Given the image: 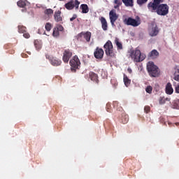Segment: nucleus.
Returning a JSON list of instances; mask_svg holds the SVG:
<instances>
[{
    "mask_svg": "<svg viewBox=\"0 0 179 179\" xmlns=\"http://www.w3.org/2000/svg\"><path fill=\"white\" fill-rule=\"evenodd\" d=\"M71 57H72V51L69 49H66L64 50L63 53L62 60L65 64H68Z\"/></svg>",
    "mask_w": 179,
    "mask_h": 179,
    "instance_id": "obj_9",
    "label": "nucleus"
},
{
    "mask_svg": "<svg viewBox=\"0 0 179 179\" xmlns=\"http://www.w3.org/2000/svg\"><path fill=\"white\" fill-rule=\"evenodd\" d=\"M45 29L46 31H50L51 29H52V25L50 22H47L45 25Z\"/></svg>",
    "mask_w": 179,
    "mask_h": 179,
    "instance_id": "obj_29",
    "label": "nucleus"
},
{
    "mask_svg": "<svg viewBox=\"0 0 179 179\" xmlns=\"http://www.w3.org/2000/svg\"><path fill=\"white\" fill-rule=\"evenodd\" d=\"M123 23L127 24V26H133V27H138L141 22H138L136 20L129 17L123 20Z\"/></svg>",
    "mask_w": 179,
    "mask_h": 179,
    "instance_id": "obj_7",
    "label": "nucleus"
},
{
    "mask_svg": "<svg viewBox=\"0 0 179 179\" xmlns=\"http://www.w3.org/2000/svg\"><path fill=\"white\" fill-rule=\"evenodd\" d=\"M144 111H145V113H146V114L150 113V106H145Z\"/></svg>",
    "mask_w": 179,
    "mask_h": 179,
    "instance_id": "obj_34",
    "label": "nucleus"
},
{
    "mask_svg": "<svg viewBox=\"0 0 179 179\" xmlns=\"http://www.w3.org/2000/svg\"><path fill=\"white\" fill-rule=\"evenodd\" d=\"M56 29H58L59 31H62V30H64V27H62V25H59Z\"/></svg>",
    "mask_w": 179,
    "mask_h": 179,
    "instance_id": "obj_39",
    "label": "nucleus"
},
{
    "mask_svg": "<svg viewBox=\"0 0 179 179\" xmlns=\"http://www.w3.org/2000/svg\"><path fill=\"white\" fill-rule=\"evenodd\" d=\"M53 37H58L59 36V31L57 29V28H55L53 29V33H52Z\"/></svg>",
    "mask_w": 179,
    "mask_h": 179,
    "instance_id": "obj_32",
    "label": "nucleus"
},
{
    "mask_svg": "<svg viewBox=\"0 0 179 179\" xmlns=\"http://www.w3.org/2000/svg\"><path fill=\"white\" fill-rule=\"evenodd\" d=\"M79 5H80V2H79V1L71 0L64 5V8H66L67 10H72L73 8H76V9H79Z\"/></svg>",
    "mask_w": 179,
    "mask_h": 179,
    "instance_id": "obj_6",
    "label": "nucleus"
},
{
    "mask_svg": "<svg viewBox=\"0 0 179 179\" xmlns=\"http://www.w3.org/2000/svg\"><path fill=\"white\" fill-rule=\"evenodd\" d=\"M129 121V117L128 115H123L122 117V124H127Z\"/></svg>",
    "mask_w": 179,
    "mask_h": 179,
    "instance_id": "obj_26",
    "label": "nucleus"
},
{
    "mask_svg": "<svg viewBox=\"0 0 179 179\" xmlns=\"http://www.w3.org/2000/svg\"><path fill=\"white\" fill-rule=\"evenodd\" d=\"M115 44H116L117 50H122V43L120 42V39L118 38H115Z\"/></svg>",
    "mask_w": 179,
    "mask_h": 179,
    "instance_id": "obj_23",
    "label": "nucleus"
},
{
    "mask_svg": "<svg viewBox=\"0 0 179 179\" xmlns=\"http://www.w3.org/2000/svg\"><path fill=\"white\" fill-rule=\"evenodd\" d=\"M166 101H170V98H165L164 96H161L159 99V104H164Z\"/></svg>",
    "mask_w": 179,
    "mask_h": 179,
    "instance_id": "obj_24",
    "label": "nucleus"
},
{
    "mask_svg": "<svg viewBox=\"0 0 179 179\" xmlns=\"http://www.w3.org/2000/svg\"><path fill=\"white\" fill-rule=\"evenodd\" d=\"M103 48L105 50V52L107 57H111V58H114V57H115V53L114 52V48L113 47V43L111 42V41H108L103 45Z\"/></svg>",
    "mask_w": 179,
    "mask_h": 179,
    "instance_id": "obj_4",
    "label": "nucleus"
},
{
    "mask_svg": "<svg viewBox=\"0 0 179 179\" xmlns=\"http://www.w3.org/2000/svg\"><path fill=\"white\" fill-rule=\"evenodd\" d=\"M45 57L46 59L50 61L52 66H60L61 64H62V61L57 57H53L52 56H50L48 55H46Z\"/></svg>",
    "mask_w": 179,
    "mask_h": 179,
    "instance_id": "obj_8",
    "label": "nucleus"
},
{
    "mask_svg": "<svg viewBox=\"0 0 179 179\" xmlns=\"http://www.w3.org/2000/svg\"><path fill=\"white\" fill-rule=\"evenodd\" d=\"M173 80H176V82H179V66H177L175 69V73L173 75Z\"/></svg>",
    "mask_w": 179,
    "mask_h": 179,
    "instance_id": "obj_19",
    "label": "nucleus"
},
{
    "mask_svg": "<svg viewBox=\"0 0 179 179\" xmlns=\"http://www.w3.org/2000/svg\"><path fill=\"white\" fill-rule=\"evenodd\" d=\"M129 57H131L132 61L134 62H142V61H144L146 57L145 55H142L141 52V50L138 49L132 50L131 49L129 51Z\"/></svg>",
    "mask_w": 179,
    "mask_h": 179,
    "instance_id": "obj_2",
    "label": "nucleus"
},
{
    "mask_svg": "<svg viewBox=\"0 0 179 179\" xmlns=\"http://www.w3.org/2000/svg\"><path fill=\"white\" fill-rule=\"evenodd\" d=\"M44 13L45 15H48V16H49V15H52L54 13V10L51 8H48L44 10Z\"/></svg>",
    "mask_w": 179,
    "mask_h": 179,
    "instance_id": "obj_30",
    "label": "nucleus"
},
{
    "mask_svg": "<svg viewBox=\"0 0 179 179\" xmlns=\"http://www.w3.org/2000/svg\"><path fill=\"white\" fill-rule=\"evenodd\" d=\"M177 103H178V101L174 102L173 107H174V108H176L177 110H179V105Z\"/></svg>",
    "mask_w": 179,
    "mask_h": 179,
    "instance_id": "obj_37",
    "label": "nucleus"
},
{
    "mask_svg": "<svg viewBox=\"0 0 179 179\" xmlns=\"http://www.w3.org/2000/svg\"><path fill=\"white\" fill-rule=\"evenodd\" d=\"M59 1H64V0H59Z\"/></svg>",
    "mask_w": 179,
    "mask_h": 179,
    "instance_id": "obj_47",
    "label": "nucleus"
},
{
    "mask_svg": "<svg viewBox=\"0 0 179 179\" xmlns=\"http://www.w3.org/2000/svg\"><path fill=\"white\" fill-rule=\"evenodd\" d=\"M110 23H111L113 27H114L115 26V21H110Z\"/></svg>",
    "mask_w": 179,
    "mask_h": 179,
    "instance_id": "obj_41",
    "label": "nucleus"
},
{
    "mask_svg": "<svg viewBox=\"0 0 179 179\" xmlns=\"http://www.w3.org/2000/svg\"><path fill=\"white\" fill-rule=\"evenodd\" d=\"M124 83L127 87L131 85V80L128 78V76L127 75L124 74L123 78Z\"/></svg>",
    "mask_w": 179,
    "mask_h": 179,
    "instance_id": "obj_21",
    "label": "nucleus"
},
{
    "mask_svg": "<svg viewBox=\"0 0 179 179\" xmlns=\"http://www.w3.org/2000/svg\"><path fill=\"white\" fill-rule=\"evenodd\" d=\"M125 6H134V0H122Z\"/></svg>",
    "mask_w": 179,
    "mask_h": 179,
    "instance_id": "obj_22",
    "label": "nucleus"
},
{
    "mask_svg": "<svg viewBox=\"0 0 179 179\" xmlns=\"http://www.w3.org/2000/svg\"><path fill=\"white\" fill-rule=\"evenodd\" d=\"M99 20L101 23L102 29L104 31H107V30H108V24L107 23V20H106L104 17H101Z\"/></svg>",
    "mask_w": 179,
    "mask_h": 179,
    "instance_id": "obj_11",
    "label": "nucleus"
},
{
    "mask_svg": "<svg viewBox=\"0 0 179 179\" xmlns=\"http://www.w3.org/2000/svg\"><path fill=\"white\" fill-rule=\"evenodd\" d=\"M69 64L71 72H76V69H79V66H80V60H79V57L76 55L70 60Z\"/></svg>",
    "mask_w": 179,
    "mask_h": 179,
    "instance_id": "obj_5",
    "label": "nucleus"
},
{
    "mask_svg": "<svg viewBox=\"0 0 179 179\" xmlns=\"http://www.w3.org/2000/svg\"><path fill=\"white\" fill-rule=\"evenodd\" d=\"M34 45L36 50H41V42L38 40L34 41Z\"/></svg>",
    "mask_w": 179,
    "mask_h": 179,
    "instance_id": "obj_28",
    "label": "nucleus"
},
{
    "mask_svg": "<svg viewBox=\"0 0 179 179\" xmlns=\"http://www.w3.org/2000/svg\"><path fill=\"white\" fill-rule=\"evenodd\" d=\"M113 106H114V107H117V106H118V101H114Z\"/></svg>",
    "mask_w": 179,
    "mask_h": 179,
    "instance_id": "obj_40",
    "label": "nucleus"
},
{
    "mask_svg": "<svg viewBox=\"0 0 179 179\" xmlns=\"http://www.w3.org/2000/svg\"><path fill=\"white\" fill-rule=\"evenodd\" d=\"M80 8L82 10V13H89V6H87V4H81Z\"/></svg>",
    "mask_w": 179,
    "mask_h": 179,
    "instance_id": "obj_20",
    "label": "nucleus"
},
{
    "mask_svg": "<svg viewBox=\"0 0 179 179\" xmlns=\"http://www.w3.org/2000/svg\"><path fill=\"white\" fill-rule=\"evenodd\" d=\"M165 93L166 94H173L174 93V90L173 89V85H171V83H168L165 87Z\"/></svg>",
    "mask_w": 179,
    "mask_h": 179,
    "instance_id": "obj_13",
    "label": "nucleus"
},
{
    "mask_svg": "<svg viewBox=\"0 0 179 179\" xmlns=\"http://www.w3.org/2000/svg\"><path fill=\"white\" fill-rule=\"evenodd\" d=\"M153 90V87L150 85L147 86L145 88L146 93H148L149 94H152V92Z\"/></svg>",
    "mask_w": 179,
    "mask_h": 179,
    "instance_id": "obj_31",
    "label": "nucleus"
},
{
    "mask_svg": "<svg viewBox=\"0 0 179 179\" xmlns=\"http://www.w3.org/2000/svg\"><path fill=\"white\" fill-rule=\"evenodd\" d=\"M148 2V0H137V3L140 6H142V5Z\"/></svg>",
    "mask_w": 179,
    "mask_h": 179,
    "instance_id": "obj_33",
    "label": "nucleus"
},
{
    "mask_svg": "<svg viewBox=\"0 0 179 179\" xmlns=\"http://www.w3.org/2000/svg\"><path fill=\"white\" fill-rule=\"evenodd\" d=\"M26 27L23 26V25H19L18 26V32L21 33V34H24L26 33Z\"/></svg>",
    "mask_w": 179,
    "mask_h": 179,
    "instance_id": "obj_27",
    "label": "nucleus"
},
{
    "mask_svg": "<svg viewBox=\"0 0 179 179\" xmlns=\"http://www.w3.org/2000/svg\"><path fill=\"white\" fill-rule=\"evenodd\" d=\"M94 56L96 59H101L104 56V50L102 48H96L94 52Z\"/></svg>",
    "mask_w": 179,
    "mask_h": 179,
    "instance_id": "obj_10",
    "label": "nucleus"
},
{
    "mask_svg": "<svg viewBox=\"0 0 179 179\" xmlns=\"http://www.w3.org/2000/svg\"><path fill=\"white\" fill-rule=\"evenodd\" d=\"M43 34H45V31L43 32Z\"/></svg>",
    "mask_w": 179,
    "mask_h": 179,
    "instance_id": "obj_46",
    "label": "nucleus"
},
{
    "mask_svg": "<svg viewBox=\"0 0 179 179\" xmlns=\"http://www.w3.org/2000/svg\"><path fill=\"white\" fill-rule=\"evenodd\" d=\"M159 55V52L155 49L148 53V57L151 58V59H156Z\"/></svg>",
    "mask_w": 179,
    "mask_h": 179,
    "instance_id": "obj_16",
    "label": "nucleus"
},
{
    "mask_svg": "<svg viewBox=\"0 0 179 179\" xmlns=\"http://www.w3.org/2000/svg\"><path fill=\"white\" fill-rule=\"evenodd\" d=\"M76 17H78V15L76 14H74L73 15V17L71 18H70V21L73 22V20H75V19H76Z\"/></svg>",
    "mask_w": 179,
    "mask_h": 179,
    "instance_id": "obj_38",
    "label": "nucleus"
},
{
    "mask_svg": "<svg viewBox=\"0 0 179 179\" xmlns=\"http://www.w3.org/2000/svg\"><path fill=\"white\" fill-rule=\"evenodd\" d=\"M127 71L129 72V73H132V69H131V68H128Z\"/></svg>",
    "mask_w": 179,
    "mask_h": 179,
    "instance_id": "obj_42",
    "label": "nucleus"
},
{
    "mask_svg": "<svg viewBox=\"0 0 179 179\" xmlns=\"http://www.w3.org/2000/svg\"><path fill=\"white\" fill-rule=\"evenodd\" d=\"M17 5L19 8H24L26 6V1L20 0L17 2Z\"/></svg>",
    "mask_w": 179,
    "mask_h": 179,
    "instance_id": "obj_25",
    "label": "nucleus"
},
{
    "mask_svg": "<svg viewBox=\"0 0 179 179\" xmlns=\"http://www.w3.org/2000/svg\"><path fill=\"white\" fill-rule=\"evenodd\" d=\"M41 31V29H38V34H41V33L40 32Z\"/></svg>",
    "mask_w": 179,
    "mask_h": 179,
    "instance_id": "obj_44",
    "label": "nucleus"
},
{
    "mask_svg": "<svg viewBox=\"0 0 179 179\" xmlns=\"http://www.w3.org/2000/svg\"><path fill=\"white\" fill-rule=\"evenodd\" d=\"M109 17L110 21L116 22L118 19V15L114 12V10H110L109 13Z\"/></svg>",
    "mask_w": 179,
    "mask_h": 179,
    "instance_id": "obj_18",
    "label": "nucleus"
},
{
    "mask_svg": "<svg viewBox=\"0 0 179 179\" xmlns=\"http://www.w3.org/2000/svg\"><path fill=\"white\" fill-rule=\"evenodd\" d=\"M22 34L24 38H30V34H29L27 31L24 32Z\"/></svg>",
    "mask_w": 179,
    "mask_h": 179,
    "instance_id": "obj_35",
    "label": "nucleus"
},
{
    "mask_svg": "<svg viewBox=\"0 0 179 179\" xmlns=\"http://www.w3.org/2000/svg\"><path fill=\"white\" fill-rule=\"evenodd\" d=\"M54 19L57 23L62 22V17L61 16V10H57L55 12Z\"/></svg>",
    "mask_w": 179,
    "mask_h": 179,
    "instance_id": "obj_17",
    "label": "nucleus"
},
{
    "mask_svg": "<svg viewBox=\"0 0 179 179\" xmlns=\"http://www.w3.org/2000/svg\"><path fill=\"white\" fill-rule=\"evenodd\" d=\"M147 71L151 78H158L160 75V70L157 66L155 65L153 62H149L147 64Z\"/></svg>",
    "mask_w": 179,
    "mask_h": 179,
    "instance_id": "obj_3",
    "label": "nucleus"
},
{
    "mask_svg": "<svg viewBox=\"0 0 179 179\" xmlns=\"http://www.w3.org/2000/svg\"><path fill=\"white\" fill-rule=\"evenodd\" d=\"M164 0H153L148 4V10L150 12L155 13L159 16H166L169 15V5L163 3Z\"/></svg>",
    "mask_w": 179,
    "mask_h": 179,
    "instance_id": "obj_1",
    "label": "nucleus"
},
{
    "mask_svg": "<svg viewBox=\"0 0 179 179\" xmlns=\"http://www.w3.org/2000/svg\"><path fill=\"white\" fill-rule=\"evenodd\" d=\"M149 34L151 37L157 36L159 34V28L157 27V25H153L151 29H150Z\"/></svg>",
    "mask_w": 179,
    "mask_h": 179,
    "instance_id": "obj_12",
    "label": "nucleus"
},
{
    "mask_svg": "<svg viewBox=\"0 0 179 179\" xmlns=\"http://www.w3.org/2000/svg\"><path fill=\"white\" fill-rule=\"evenodd\" d=\"M108 113H111V110H109L108 108L107 109Z\"/></svg>",
    "mask_w": 179,
    "mask_h": 179,
    "instance_id": "obj_45",
    "label": "nucleus"
},
{
    "mask_svg": "<svg viewBox=\"0 0 179 179\" xmlns=\"http://www.w3.org/2000/svg\"><path fill=\"white\" fill-rule=\"evenodd\" d=\"M89 76L92 82H94L95 83H99V76L96 73L93 71H90L89 73Z\"/></svg>",
    "mask_w": 179,
    "mask_h": 179,
    "instance_id": "obj_15",
    "label": "nucleus"
},
{
    "mask_svg": "<svg viewBox=\"0 0 179 179\" xmlns=\"http://www.w3.org/2000/svg\"><path fill=\"white\" fill-rule=\"evenodd\" d=\"M114 2L116 5H122V2L121 1V0H115Z\"/></svg>",
    "mask_w": 179,
    "mask_h": 179,
    "instance_id": "obj_36",
    "label": "nucleus"
},
{
    "mask_svg": "<svg viewBox=\"0 0 179 179\" xmlns=\"http://www.w3.org/2000/svg\"><path fill=\"white\" fill-rule=\"evenodd\" d=\"M118 8H120V5H118V4H116V5L114 6V8H115V9H118Z\"/></svg>",
    "mask_w": 179,
    "mask_h": 179,
    "instance_id": "obj_43",
    "label": "nucleus"
},
{
    "mask_svg": "<svg viewBox=\"0 0 179 179\" xmlns=\"http://www.w3.org/2000/svg\"><path fill=\"white\" fill-rule=\"evenodd\" d=\"M80 37H83L86 40L87 43L90 41V38L92 37V33L90 31H87V32H81L80 34Z\"/></svg>",
    "mask_w": 179,
    "mask_h": 179,
    "instance_id": "obj_14",
    "label": "nucleus"
}]
</instances>
